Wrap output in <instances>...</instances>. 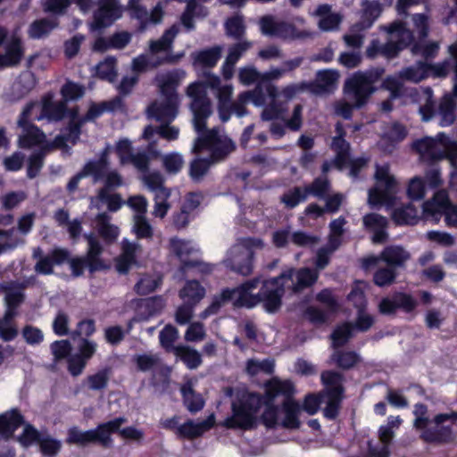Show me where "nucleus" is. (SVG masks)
Returning a JSON list of instances; mask_svg holds the SVG:
<instances>
[{"label": "nucleus", "mask_w": 457, "mask_h": 457, "mask_svg": "<svg viewBox=\"0 0 457 457\" xmlns=\"http://www.w3.org/2000/svg\"><path fill=\"white\" fill-rule=\"evenodd\" d=\"M198 137L195 139L192 154H200L204 150H210L214 145L220 143L219 130L216 128L209 129L207 126L202 130H195Z\"/></svg>", "instance_id": "obj_28"}, {"label": "nucleus", "mask_w": 457, "mask_h": 457, "mask_svg": "<svg viewBox=\"0 0 457 457\" xmlns=\"http://www.w3.org/2000/svg\"><path fill=\"white\" fill-rule=\"evenodd\" d=\"M23 56L21 41L12 38L5 46V53L0 54V67H12L20 63Z\"/></svg>", "instance_id": "obj_33"}, {"label": "nucleus", "mask_w": 457, "mask_h": 457, "mask_svg": "<svg viewBox=\"0 0 457 457\" xmlns=\"http://www.w3.org/2000/svg\"><path fill=\"white\" fill-rule=\"evenodd\" d=\"M175 355L190 370L197 369L202 363L201 354L195 349L185 345L175 348Z\"/></svg>", "instance_id": "obj_42"}, {"label": "nucleus", "mask_w": 457, "mask_h": 457, "mask_svg": "<svg viewBox=\"0 0 457 457\" xmlns=\"http://www.w3.org/2000/svg\"><path fill=\"white\" fill-rule=\"evenodd\" d=\"M253 246H263L262 239H244L242 244L235 245L230 258V269L241 275H250L253 270Z\"/></svg>", "instance_id": "obj_9"}, {"label": "nucleus", "mask_w": 457, "mask_h": 457, "mask_svg": "<svg viewBox=\"0 0 457 457\" xmlns=\"http://www.w3.org/2000/svg\"><path fill=\"white\" fill-rule=\"evenodd\" d=\"M365 283H356L349 292L347 298L357 309L358 312H361L362 308H366L367 299L365 295L366 290Z\"/></svg>", "instance_id": "obj_53"}, {"label": "nucleus", "mask_w": 457, "mask_h": 457, "mask_svg": "<svg viewBox=\"0 0 457 457\" xmlns=\"http://www.w3.org/2000/svg\"><path fill=\"white\" fill-rule=\"evenodd\" d=\"M191 110L194 114L195 130H202L207 126V119L212 114V104L209 98L194 100L191 102Z\"/></svg>", "instance_id": "obj_31"}, {"label": "nucleus", "mask_w": 457, "mask_h": 457, "mask_svg": "<svg viewBox=\"0 0 457 457\" xmlns=\"http://www.w3.org/2000/svg\"><path fill=\"white\" fill-rule=\"evenodd\" d=\"M62 101L69 103L80 99L85 95V87L71 80L65 82L60 91Z\"/></svg>", "instance_id": "obj_49"}, {"label": "nucleus", "mask_w": 457, "mask_h": 457, "mask_svg": "<svg viewBox=\"0 0 457 457\" xmlns=\"http://www.w3.org/2000/svg\"><path fill=\"white\" fill-rule=\"evenodd\" d=\"M292 273H281L276 278H271L264 281L259 293H253V289L257 287L260 279L253 278L248 279L237 288L230 289V301L234 306L242 308H253L258 303H262L263 307L275 312L282 304V296L285 294V288L280 283L281 277H291Z\"/></svg>", "instance_id": "obj_3"}, {"label": "nucleus", "mask_w": 457, "mask_h": 457, "mask_svg": "<svg viewBox=\"0 0 457 457\" xmlns=\"http://www.w3.org/2000/svg\"><path fill=\"white\" fill-rule=\"evenodd\" d=\"M361 4L362 8V20L360 21V26L361 28H369L380 16L383 4L378 0H361Z\"/></svg>", "instance_id": "obj_36"}, {"label": "nucleus", "mask_w": 457, "mask_h": 457, "mask_svg": "<svg viewBox=\"0 0 457 457\" xmlns=\"http://www.w3.org/2000/svg\"><path fill=\"white\" fill-rule=\"evenodd\" d=\"M332 187L328 176H318L313 181L306 187V197L309 194L319 197L320 199H325V203L328 199V194L330 192Z\"/></svg>", "instance_id": "obj_43"}, {"label": "nucleus", "mask_w": 457, "mask_h": 457, "mask_svg": "<svg viewBox=\"0 0 457 457\" xmlns=\"http://www.w3.org/2000/svg\"><path fill=\"white\" fill-rule=\"evenodd\" d=\"M204 287L195 279L187 281L179 292V296L189 305L196 304L204 297Z\"/></svg>", "instance_id": "obj_37"}, {"label": "nucleus", "mask_w": 457, "mask_h": 457, "mask_svg": "<svg viewBox=\"0 0 457 457\" xmlns=\"http://www.w3.org/2000/svg\"><path fill=\"white\" fill-rule=\"evenodd\" d=\"M179 108V99H164V103L158 107H152L150 110L157 120L170 116L174 118Z\"/></svg>", "instance_id": "obj_55"}, {"label": "nucleus", "mask_w": 457, "mask_h": 457, "mask_svg": "<svg viewBox=\"0 0 457 457\" xmlns=\"http://www.w3.org/2000/svg\"><path fill=\"white\" fill-rule=\"evenodd\" d=\"M183 164V157L179 153L167 154L162 157L163 169L170 175H176L180 172Z\"/></svg>", "instance_id": "obj_56"}, {"label": "nucleus", "mask_w": 457, "mask_h": 457, "mask_svg": "<svg viewBox=\"0 0 457 457\" xmlns=\"http://www.w3.org/2000/svg\"><path fill=\"white\" fill-rule=\"evenodd\" d=\"M307 199V187H294L280 196V202L287 207H295Z\"/></svg>", "instance_id": "obj_48"}, {"label": "nucleus", "mask_w": 457, "mask_h": 457, "mask_svg": "<svg viewBox=\"0 0 457 457\" xmlns=\"http://www.w3.org/2000/svg\"><path fill=\"white\" fill-rule=\"evenodd\" d=\"M65 101H54L52 95L45 96L42 99L40 114L35 118L36 120L46 119L48 122H60L65 119Z\"/></svg>", "instance_id": "obj_21"}, {"label": "nucleus", "mask_w": 457, "mask_h": 457, "mask_svg": "<svg viewBox=\"0 0 457 457\" xmlns=\"http://www.w3.org/2000/svg\"><path fill=\"white\" fill-rule=\"evenodd\" d=\"M117 75V60L114 56H107L96 67V76L101 80L112 83L116 80Z\"/></svg>", "instance_id": "obj_40"}, {"label": "nucleus", "mask_w": 457, "mask_h": 457, "mask_svg": "<svg viewBox=\"0 0 457 457\" xmlns=\"http://www.w3.org/2000/svg\"><path fill=\"white\" fill-rule=\"evenodd\" d=\"M385 72V68L378 66L366 71L353 72L345 80L343 89L347 99L353 102V107L367 104L370 96L377 90L375 83L383 77Z\"/></svg>", "instance_id": "obj_5"}, {"label": "nucleus", "mask_w": 457, "mask_h": 457, "mask_svg": "<svg viewBox=\"0 0 457 457\" xmlns=\"http://www.w3.org/2000/svg\"><path fill=\"white\" fill-rule=\"evenodd\" d=\"M428 75V68L427 62L419 61L413 66L403 68L400 71V77L403 80H410V82H420Z\"/></svg>", "instance_id": "obj_44"}, {"label": "nucleus", "mask_w": 457, "mask_h": 457, "mask_svg": "<svg viewBox=\"0 0 457 457\" xmlns=\"http://www.w3.org/2000/svg\"><path fill=\"white\" fill-rule=\"evenodd\" d=\"M178 338V329L170 325H166L159 334V339L161 345L165 349L166 352H173L175 353L174 342Z\"/></svg>", "instance_id": "obj_54"}, {"label": "nucleus", "mask_w": 457, "mask_h": 457, "mask_svg": "<svg viewBox=\"0 0 457 457\" xmlns=\"http://www.w3.org/2000/svg\"><path fill=\"white\" fill-rule=\"evenodd\" d=\"M170 246L181 262V270L195 268L202 274H210L213 265L202 262L199 258V250L182 239H171Z\"/></svg>", "instance_id": "obj_10"}, {"label": "nucleus", "mask_w": 457, "mask_h": 457, "mask_svg": "<svg viewBox=\"0 0 457 457\" xmlns=\"http://www.w3.org/2000/svg\"><path fill=\"white\" fill-rule=\"evenodd\" d=\"M134 232L137 238H151L153 237V228L145 215L137 214L134 217Z\"/></svg>", "instance_id": "obj_60"}, {"label": "nucleus", "mask_w": 457, "mask_h": 457, "mask_svg": "<svg viewBox=\"0 0 457 457\" xmlns=\"http://www.w3.org/2000/svg\"><path fill=\"white\" fill-rule=\"evenodd\" d=\"M451 56L443 62L428 64V72L431 71L436 77H445L450 71H454L457 75V46H450Z\"/></svg>", "instance_id": "obj_41"}, {"label": "nucleus", "mask_w": 457, "mask_h": 457, "mask_svg": "<svg viewBox=\"0 0 457 457\" xmlns=\"http://www.w3.org/2000/svg\"><path fill=\"white\" fill-rule=\"evenodd\" d=\"M382 87L389 90L392 103L394 99L402 97L404 94L405 88L403 79L400 77V71L397 76H386L382 82Z\"/></svg>", "instance_id": "obj_50"}, {"label": "nucleus", "mask_w": 457, "mask_h": 457, "mask_svg": "<svg viewBox=\"0 0 457 457\" xmlns=\"http://www.w3.org/2000/svg\"><path fill=\"white\" fill-rule=\"evenodd\" d=\"M87 242L88 249L86 256L84 257L88 262V270L90 271V273H94L96 271L104 270L105 268V265L104 261L100 257L103 252V247L100 242L91 235L87 237Z\"/></svg>", "instance_id": "obj_32"}, {"label": "nucleus", "mask_w": 457, "mask_h": 457, "mask_svg": "<svg viewBox=\"0 0 457 457\" xmlns=\"http://www.w3.org/2000/svg\"><path fill=\"white\" fill-rule=\"evenodd\" d=\"M295 392V386L291 381H281L278 378H274L270 385V394H279L283 395L282 407L285 412L283 419H280V424L285 428H299V413L302 407L298 402L292 398Z\"/></svg>", "instance_id": "obj_7"}, {"label": "nucleus", "mask_w": 457, "mask_h": 457, "mask_svg": "<svg viewBox=\"0 0 457 457\" xmlns=\"http://www.w3.org/2000/svg\"><path fill=\"white\" fill-rule=\"evenodd\" d=\"M421 120L429 121L436 113V105L432 87H422L421 106L419 108Z\"/></svg>", "instance_id": "obj_38"}, {"label": "nucleus", "mask_w": 457, "mask_h": 457, "mask_svg": "<svg viewBox=\"0 0 457 457\" xmlns=\"http://www.w3.org/2000/svg\"><path fill=\"white\" fill-rule=\"evenodd\" d=\"M425 212H442L445 211V220L448 224L457 226V205H451L446 189H437L431 200L422 204Z\"/></svg>", "instance_id": "obj_16"}, {"label": "nucleus", "mask_w": 457, "mask_h": 457, "mask_svg": "<svg viewBox=\"0 0 457 457\" xmlns=\"http://www.w3.org/2000/svg\"><path fill=\"white\" fill-rule=\"evenodd\" d=\"M145 182L148 188L154 192V195H161V193L171 192L170 188L164 186V178L158 172L154 171L145 177Z\"/></svg>", "instance_id": "obj_59"}, {"label": "nucleus", "mask_w": 457, "mask_h": 457, "mask_svg": "<svg viewBox=\"0 0 457 457\" xmlns=\"http://www.w3.org/2000/svg\"><path fill=\"white\" fill-rule=\"evenodd\" d=\"M127 420L124 417H117L106 422L98 424L95 428L82 431L78 427L73 426L67 431L65 442L68 445H75L85 447L88 445H99L103 448H111L113 444L112 435L118 433L121 437L130 440H141L144 433L129 426L120 428Z\"/></svg>", "instance_id": "obj_4"}, {"label": "nucleus", "mask_w": 457, "mask_h": 457, "mask_svg": "<svg viewBox=\"0 0 457 457\" xmlns=\"http://www.w3.org/2000/svg\"><path fill=\"white\" fill-rule=\"evenodd\" d=\"M24 422V417L18 409L0 414V436L5 439L11 438Z\"/></svg>", "instance_id": "obj_29"}, {"label": "nucleus", "mask_w": 457, "mask_h": 457, "mask_svg": "<svg viewBox=\"0 0 457 457\" xmlns=\"http://www.w3.org/2000/svg\"><path fill=\"white\" fill-rule=\"evenodd\" d=\"M331 360L342 369H351L361 360V357L354 351H336Z\"/></svg>", "instance_id": "obj_52"}, {"label": "nucleus", "mask_w": 457, "mask_h": 457, "mask_svg": "<svg viewBox=\"0 0 457 457\" xmlns=\"http://www.w3.org/2000/svg\"><path fill=\"white\" fill-rule=\"evenodd\" d=\"M211 166L210 162L206 158H194L190 162L188 170L191 180L195 183L201 182L204 177L208 173Z\"/></svg>", "instance_id": "obj_47"}, {"label": "nucleus", "mask_w": 457, "mask_h": 457, "mask_svg": "<svg viewBox=\"0 0 457 457\" xmlns=\"http://www.w3.org/2000/svg\"><path fill=\"white\" fill-rule=\"evenodd\" d=\"M123 13V7L119 0H98L97 8L94 11L89 24L92 31L102 32L111 27Z\"/></svg>", "instance_id": "obj_11"}, {"label": "nucleus", "mask_w": 457, "mask_h": 457, "mask_svg": "<svg viewBox=\"0 0 457 457\" xmlns=\"http://www.w3.org/2000/svg\"><path fill=\"white\" fill-rule=\"evenodd\" d=\"M198 77L204 78L203 80H196L191 83L187 88V96L194 100H204L209 98L207 96V88H211L217 92L219 100V112L222 121L228 120V85H220L219 76L212 71H204L198 73Z\"/></svg>", "instance_id": "obj_6"}, {"label": "nucleus", "mask_w": 457, "mask_h": 457, "mask_svg": "<svg viewBox=\"0 0 457 457\" xmlns=\"http://www.w3.org/2000/svg\"><path fill=\"white\" fill-rule=\"evenodd\" d=\"M413 148L424 160H440L446 155V134L440 132L436 137L415 140Z\"/></svg>", "instance_id": "obj_15"}, {"label": "nucleus", "mask_w": 457, "mask_h": 457, "mask_svg": "<svg viewBox=\"0 0 457 457\" xmlns=\"http://www.w3.org/2000/svg\"><path fill=\"white\" fill-rule=\"evenodd\" d=\"M69 257V250L62 247H54L49 253L41 257L35 264V271L40 275H52L54 267L66 262Z\"/></svg>", "instance_id": "obj_20"}, {"label": "nucleus", "mask_w": 457, "mask_h": 457, "mask_svg": "<svg viewBox=\"0 0 457 457\" xmlns=\"http://www.w3.org/2000/svg\"><path fill=\"white\" fill-rule=\"evenodd\" d=\"M418 217L417 208L413 205L400 206L393 212V218L399 224H403V222H415Z\"/></svg>", "instance_id": "obj_58"}, {"label": "nucleus", "mask_w": 457, "mask_h": 457, "mask_svg": "<svg viewBox=\"0 0 457 457\" xmlns=\"http://www.w3.org/2000/svg\"><path fill=\"white\" fill-rule=\"evenodd\" d=\"M375 177L377 185L369 189L368 202L370 204H379V203L386 201L395 187V178L390 174L388 166H376Z\"/></svg>", "instance_id": "obj_14"}, {"label": "nucleus", "mask_w": 457, "mask_h": 457, "mask_svg": "<svg viewBox=\"0 0 457 457\" xmlns=\"http://www.w3.org/2000/svg\"><path fill=\"white\" fill-rule=\"evenodd\" d=\"M345 222V217H338V219H335L329 223V240L332 253L337 248H339L343 241Z\"/></svg>", "instance_id": "obj_46"}, {"label": "nucleus", "mask_w": 457, "mask_h": 457, "mask_svg": "<svg viewBox=\"0 0 457 457\" xmlns=\"http://www.w3.org/2000/svg\"><path fill=\"white\" fill-rule=\"evenodd\" d=\"M112 375V369L104 367L99 370L95 374L89 375L87 378V385L90 390L102 391L108 386L110 377Z\"/></svg>", "instance_id": "obj_45"}, {"label": "nucleus", "mask_w": 457, "mask_h": 457, "mask_svg": "<svg viewBox=\"0 0 457 457\" xmlns=\"http://www.w3.org/2000/svg\"><path fill=\"white\" fill-rule=\"evenodd\" d=\"M171 195V192L170 193H161V195H154V212L153 214L160 219H163L169 210L170 209V204L168 202L169 198Z\"/></svg>", "instance_id": "obj_64"}, {"label": "nucleus", "mask_w": 457, "mask_h": 457, "mask_svg": "<svg viewBox=\"0 0 457 457\" xmlns=\"http://www.w3.org/2000/svg\"><path fill=\"white\" fill-rule=\"evenodd\" d=\"M451 415L449 413H438L436 415L434 421L436 422L435 427H428L426 430H423L420 437L425 442H448L453 436V431L451 427L446 425H441L446 420H449Z\"/></svg>", "instance_id": "obj_22"}, {"label": "nucleus", "mask_w": 457, "mask_h": 457, "mask_svg": "<svg viewBox=\"0 0 457 457\" xmlns=\"http://www.w3.org/2000/svg\"><path fill=\"white\" fill-rule=\"evenodd\" d=\"M260 29L268 37H279V38H306L310 37L307 30H298L295 23L278 20L273 15H264L259 20Z\"/></svg>", "instance_id": "obj_12"}, {"label": "nucleus", "mask_w": 457, "mask_h": 457, "mask_svg": "<svg viewBox=\"0 0 457 457\" xmlns=\"http://www.w3.org/2000/svg\"><path fill=\"white\" fill-rule=\"evenodd\" d=\"M57 19L41 18L35 20L29 27L28 34L30 38L40 39L48 36L51 31L57 28Z\"/></svg>", "instance_id": "obj_35"}, {"label": "nucleus", "mask_w": 457, "mask_h": 457, "mask_svg": "<svg viewBox=\"0 0 457 457\" xmlns=\"http://www.w3.org/2000/svg\"><path fill=\"white\" fill-rule=\"evenodd\" d=\"M354 323H343L337 327L331 334L333 346H342L353 337Z\"/></svg>", "instance_id": "obj_51"}, {"label": "nucleus", "mask_w": 457, "mask_h": 457, "mask_svg": "<svg viewBox=\"0 0 457 457\" xmlns=\"http://www.w3.org/2000/svg\"><path fill=\"white\" fill-rule=\"evenodd\" d=\"M340 74L335 70H321L315 74L314 80L309 83V90L314 94L332 92L338 82Z\"/></svg>", "instance_id": "obj_23"}, {"label": "nucleus", "mask_w": 457, "mask_h": 457, "mask_svg": "<svg viewBox=\"0 0 457 457\" xmlns=\"http://www.w3.org/2000/svg\"><path fill=\"white\" fill-rule=\"evenodd\" d=\"M228 301V287H224L220 295H215L211 304L200 313V318L204 320L211 315L216 314L221 305Z\"/></svg>", "instance_id": "obj_61"}, {"label": "nucleus", "mask_w": 457, "mask_h": 457, "mask_svg": "<svg viewBox=\"0 0 457 457\" xmlns=\"http://www.w3.org/2000/svg\"><path fill=\"white\" fill-rule=\"evenodd\" d=\"M215 425V417L213 414L207 419L195 422L193 420H187L178 428L177 438L180 440H195L204 436V434L212 429Z\"/></svg>", "instance_id": "obj_18"}, {"label": "nucleus", "mask_w": 457, "mask_h": 457, "mask_svg": "<svg viewBox=\"0 0 457 457\" xmlns=\"http://www.w3.org/2000/svg\"><path fill=\"white\" fill-rule=\"evenodd\" d=\"M222 55V49L219 46L195 51L191 54L192 65L198 73L211 71Z\"/></svg>", "instance_id": "obj_17"}, {"label": "nucleus", "mask_w": 457, "mask_h": 457, "mask_svg": "<svg viewBox=\"0 0 457 457\" xmlns=\"http://www.w3.org/2000/svg\"><path fill=\"white\" fill-rule=\"evenodd\" d=\"M362 223L367 229L373 232L371 240L374 243H383L387 240L386 228L388 220L379 213H367L362 218Z\"/></svg>", "instance_id": "obj_24"}, {"label": "nucleus", "mask_w": 457, "mask_h": 457, "mask_svg": "<svg viewBox=\"0 0 457 457\" xmlns=\"http://www.w3.org/2000/svg\"><path fill=\"white\" fill-rule=\"evenodd\" d=\"M274 378L267 381L264 395L251 391H243L237 403H233V415L230 417V428L237 426L244 429L254 428L262 423L267 428H276L280 424V410L274 405L278 395H270V387Z\"/></svg>", "instance_id": "obj_2"}, {"label": "nucleus", "mask_w": 457, "mask_h": 457, "mask_svg": "<svg viewBox=\"0 0 457 457\" xmlns=\"http://www.w3.org/2000/svg\"><path fill=\"white\" fill-rule=\"evenodd\" d=\"M288 272H291L290 279L294 281L293 290L295 292H299V290L305 289V287H310V286H313L316 280H318L319 273L318 271H314V270H310V268H300L295 274L294 270H288ZM295 274V279H294ZM285 278H281L279 282L283 285L284 292L285 286L283 283Z\"/></svg>", "instance_id": "obj_30"}, {"label": "nucleus", "mask_w": 457, "mask_h": 457, "mask_svg": "<svg viewBox=\"0 0 457 457\" xmlns=\"http://www.w3.org/2000/svg\"><path fill=\"white\" fill-rule=\"evenodd\" d=\"M410 258H411V254L403 245L391 244V245L384 247L380 254L368 255L361 260V262L364 269H370V267H375L383 260L396 272V269H403L405 267Z\"/></svg>", "instance_id": "obj_8"}, {"label": "nucleus", "mask_w": 457, "mask_h": 457, "mask_svg": "<svg viewBox=\"0 0 457 457\" xmlns=\"http://www.w3.org/2000/svg\"><path fill=\"white\" fill-rule=\"evenodd\" d=\"M397 273L393 271L392 268L386 264L385 268H378L373 275V281L377 286L384 287V286H390L394 284Z\"/></svg>", "instance_id": "obj_63"}, {"label": "nucleus", "mask_w": 457, "mask_h": 457, "mask_svg": "<svg viewBox=\"0 0 457 457\" xmlns=\"http://www.w3.org/2000/svg\"><path fill=\"white\" fill-rule=\"evenodd\" d=\"M106 165L107 161L104 157L97 161L87 162L80 171L70 179L66 186L67 190L69 192L76 191L80 180L87 176H93L95 181L102 179L104 178V170Z\"/></svg>", "instance_id": "obj_19"}, {"label": "nucleus", "mask_w": 457, "mask_h": 457, "mask_svg": "<svg viewBox=\"0 0 457 457\" xmlns=\"http://www.w3.org/2000/svg\"><path fill=\"white\" fill-rule=\"evenodd\" d=\"M322 383L325 386V394H329L336 397L341 404L343 394L345 392V377L339 371H323L320 375Z\"/></svg>", "instance_id": "obj_27"}, {"label": "nucleus", "mask_w": 457, "mask_h": 457, "mask_svg": "<svg viewBox=\"0 0 457 457\" xmlns=\"http://www.w3.org/2000/svg\"><path fill=\"white\" fill-rule=\"evenodd\" d=\"M456 87L457 83L453 87V95H444L440 99L438 115L441 126H449V124H453L455 121L457 108V102L455 100V97H457Z\"/></svg>", "instance_id": "obj_25"}, {"label": "nucleus", "mask_w": 457, "mask_h": 457, "mask_svg": "<svg viewBox=\"0 0 457 457\" xmlns=\"http://www.w3.org/2000/svg\"><path fill=\"white\" fill-rule=\"evenodd\" d=\"M345 136L342 137H333L332 148L336 152L335 158L333 159V164L337 169H343L344 165L350 162V148L351 145L347 140L345 139Z\"/></svg>", "instance_id": "obj_39"}, {"label": "nucleus", "mask_w": 457, "mask_h": 457, "mask_svg": "<svg viewBox=\"0 0 457 457\" xmlns=\"http://www.w3.org/2000/svg\"><path fill=\"white\" fill-rule=\"evenodd\" d=\"M46 153L40 148L39 151L33 153L28 160V166H27V177L29 179H34L36 178L41 169L44 166V159Z\"/></svg>", "instance_id": "obj_57"}, {"label": "nucleus", "mask_w": 457, "mask_h": 457, "mask_svg": "<svg viewBox=\"0 0 457 457\" xmlns=\"http://www.w3.org/2000/svg\"><path fill=\"white\" fill-rule=\"evenodd\" d=\"M25 132L19 137V145L21 148H31L32 146L46 144L45 133L35 124L21 128Z\"/></svg>", "instance_id": "obj_34"}, {"label": "nucleus", "mask_w": 457, "mask_h": 457, "mask_svg": "<svg viewBox=\"0 0 457 457\" xmlns=\"http://www.w3.org/2000/svg\"><path fill=\"white\" fill-rule=\"evenodd\" d=\"M180 394L183 405L191 414H195L204 409L205 400L194 389L191 381H187L181 386Z\"/></svg>", "instance_id": "obj_26"}, {"label": "nucleus", "mask_w": 457, "mask_h": 457, "mask_svg": "<svg viewBox=\"0 0 457 457\" xmlns=\"http://www.w3.org/2000/svg\"><path fill=\"white\" fill-rule=\"evenodd\" d=\"M255 83L256 85L252 91H245V93L240 95L239 104H230V112H236L237 116H244L246 112L245 106L246 101H252L256 106H262V104H266L270 99L269 106L263 108L261 113L262 120L269 121V120L282 118L290 129L294 131L300 129L303 123V106L299 105V104L295 105L290 119H286L285 113L287 108L278 101V87L276 85H273V83H270L268 72H264V74H261L260 72V76L258 79L255 80Z\"/></svg>", "instance_id": "obj_1"}, {"label": "nucleus", "mask_w": 457, "mask_h": 457, "mask_svg": "<svg viewBox=\"0 0 457 457\" xmlns=\"http://www.w3.org/2000/svg\"><path fill=\"white\" fill-rule=\"evenodd\" d=\"M386 30L389 34V38L380 48V54L385 56H396V54L408 46L413 39V35L410 29L405 27L403 21H394Z\"/></svg>", "instance_id": "obj_13"}, {"label": "nucleus", "mask_w": 457, "mask_h": 457, "mask_svg": "<svg viewBox=\"0 0 457 457\" xmlns=\"http://www.w3.org/2000/svg\"><path fill=\"white\" fill-rule=\"evenodd\" d=\"M178 86V78L173 74H169L160 85L161 94L164 99H179L177 93Z\"/></svg>", "instance_id": "obj_62"}]
</instances>
